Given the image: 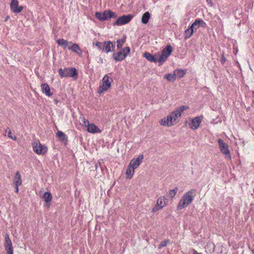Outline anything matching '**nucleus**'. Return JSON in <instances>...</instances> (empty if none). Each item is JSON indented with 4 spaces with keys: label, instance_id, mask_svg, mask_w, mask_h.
I'll return each instance as SVG.
<instances>
[{
    "label": "nucleus",
    "instance_id": "24",
    "mask_svg": "<svg viewBox=\"0 0 254 254\" xmlns=\"http://www.w3.org/2000/svg\"><path fill=\"white\" fill-rule=\"evenodd\" d=\"M14 186H20L22 183L21 177L19 172L17 171L14 177Z\"/></svg>",
    "mask_w": 254,
    "mask_h": 254
},
{
    "label": "nucleus",
    "instance_id": "12",
    "mask_svg": "<svg viewBox=\"0 0 254 254\" xmlns=\"http://www.w3.org/2000/svg\"><path fill=\"white\" fill-rule=\"evenodd\" d=\"M189 107L188 106L182 105L177 108L174 111L171 113L172 117L174 119H176V120L178 117L181 116L182 113L186 110L189 109Z\"/></svg>",
    "mask_w": 254,
    "mask_h": 254
},
{
    "label": "nucleus",
    "instance_id": "5",
    "mask_svg": "<svg viewBox=\"0 0 254 254\" xmlns=\"http://www.w3.org/2000/svg\"><path fill=\"white\" fill-rule=\"evenodd\" d=\"M172 52V46L170 44H168L163 49L161 53L158 52L160 64H163L167 60Z\"/></svg>",
    "mask_w": 254,
    "mask_h": 254
},
{
    "label": "nucleus",
    "instance_id": "25",
    "mask_svg": "<svg viewBox=\"0 0 254 254\" xmlns=\"http://www.w3.org/2000/svg\"><path fill=\"white\" fill-rule=\"evenodd\" d=\"M57 44L61 46H63L64 49H65L68 47L69 44H72L71 42H68L64 39H59L57 40Z\"/></svg>",
    "mask_w": 254,
    "mask_h": 254
},
{
    "label": "nucleus",
    "instance_id": "38",
    "mask_svg": "<svg viewBox=\"0 0 254 254\" xmlns=\"http://www.w3.org/2000/svg\"><path fill=\"white\" fill-rule=\"evenodd\" d=\"M198 25V24L197 22L196 23L195 20L190 27L193 30L194 29L196 30L199 27V26Z\"/></svg>",
    "mask_w": 254,
    "mask_h": 254
},
{
    "label": "nucleus",
    "instance_id": "36",
    "mask_svg": "<svg viewBox=\"0 0 254 254\" xmlns=\"http://www.w3.org/2000/svg\"><path fill=\"white\" fill-rule=\"evenodd\" d=\"M7 130H8V137L9 138L13 139V140H17V137L15 136H12L11 135V131L9 127H7V130H6V132L7 131Z\"/></svg>",
    "mask_w": 254,
    "mask_h": 254
},
{
    "label": "nucleus",
    "instance_id": "29",
    "mask_svg": "<svg viewBox=\"0 0 254 254\" xmlns=\"http://www.w3.org/2000/svg\"><path fill=\"white\" fill-rule=\"evenodd\" d=\"M43 198L44 199L45 201L47 202V203H48L51 201L53 197L51 193L50 192L47 191L44 193Z\"/></svg>",
    "mask_w": 254,
    "mask_h": 254
},
{
    "label": "nucleus",
    "instance_id": "14",
    "mask_svg": "<svg viewBox=\"0 0 254 254\" xmlns=\"http://www.w3.org/2000/svg\"><path fill=\"white\" fill-rule=\"evenodd\" d=\"M10 7L12 12L14 13H19L24 9V6L19 5L18 1H11Z\"/></svg>",
    "mask_w": 254,
    "mask_h": 254
},
{
    "label": "nucleus",
    "instance_id": "34",
    "mask_svg": "<svg viewBox=\"0 0 254 254\" xmlns=\"http://www.w3.org/2000/svg\"><path fill=\"white\" fill-rule=\"evenodd\" d=\"M122 52L123 53L124 56L126 57L127 55L130 53V49L129 47H126L124 49H122Z\"/></svg>",
    "mask_w": 254,
    "mask_h": 254
},
{
    "label": "nucleus",
    "instance_id": "33",
    "mask_svg": "<svg viewBox=\"0 0 254 254\" xmlns=\"http://www.w3.org/2000/svg\"><path fill=\"white\" fill-rule=\"evenodd\" d=\"M195 22L197 23L198 24V26L200 27H203L204 28L206 25V24L205 22L203 21V20H202V19H196L195 20Z\"/></svg>",
    "mask_w": 254,
    "mask_h": 254
},
{
    "label": "nucleus",
    "instance_id": "43",
    "mask_svg": "<svg viewBox=\"0 0 254 254\" xmlns=\"http://www.w3.org/2000/svg\"><path fill=\"white\" fill-rule=\"evenodd\" d=\"M9 16L7 15L5 18V19H4V22H6L8 20V19L9 18Z\"/></svg>",
    "mask_w": 254,
    "mask_h": 254
},
{
    "label": "nucleus",
    "instance_id": "20",
    "mask_svg": "<svg viewBox=\"0 0 254 254\" xmlns=\"http://www.w3.org/2000/svg\"><path fill=\"white\" fill-rule=\"evenodd\" d=\"M87 131L91 133H97L101 131L99 128L94 124H88Z\"/></svg>",
    "mask_w": 254,
    "mask_h": 254
},
{
    "label": "nucleus",
    "instance_id": "22",
    "mask_svg": "<svg viewBox=\"0 0 254 254\" xmlns=\"http://www.w3.org/2000/svg\"><path fill=\"white\" fill-rule=\"evenodd\" d=\"M174 73L176 74V78L181 79L186 74V70L177 68L174 70Z\"/></svg>",
    "mask_w": 254,
    "mask_h": 254
},
{
    "label": "nucleus",
    "instance_id": "39",
    "mask_svg": "<svg viewBox=\"0 0 254 254\" xmlns=\"http://www.w3.org/2000/svg\"><path fill=\"white\" fill-rule=\"evenodd\" d=\"M226 59L224 55V54H223L222 56H221V63L222 64H224V63L226 62Z\"/></svg>",
    "mask_w": 254,
    "mask_h": 254
},
{
    "label": "nucleus",
    "instance_id": "41",
    "mask_svg": "<svg viewBox=\"0 0 254 254\" xmlns=\"http://www.w3.org/2000/svg\"><path fill=\"white\" fill-rule=\"evenodd\" d=\"M110 46H111V49L112 50V51H114L115 49V42H114V43H113L112 42V44L110 45Z\"/></svg>",
    "mask_w": 254,
    "mask_h": 254
},
{
    "label": "nucleus",
    "instance_id": "32",
    "mask_svg": "<svg viewBox=\"0 0 254 254\" xmlns=\"http://www.w3.org/2000/svg\"><path fill=\"white\" fill-rule=\"evenodd\" d=\"M178 190V188L176 187L174 189L169 191L168 193V196L171 198H173L177 194Z\"/></svg>",
    "mask_w": 254,
    "mask_h": 254
},
{
    "label": "nucleus",
    "instance_id": "44",
    "mask_svg": "<svg viewBox=\"0 0 254 254\" xmlns=\"http://www.w3.org/2000/svg\"><path fill=\"white\" fill-rule=\"evenodd\" d=\"M209 4L210 5V6H212L213 5V3H212V2L211 0H210V1H207Z\"/></svg>",
    "mask_w": 254,
    "mask_h": 254
},
{
    "label": "nucleus",
    "instance_id": "23",
    "mask_svg": "<svg viewBox=\"0 0 254 254\" xmlns=\"http://www.w3.org/2000/svg\"><path fill=\"white\" fill-rule=\"evenodd\" d=\"M112 44V42L110 41L103 42L102 51L105 52L106 53H109L112 51L111 49L110 45Z\"/></svg>",
    "mask_w": 254,
    "mask_h": 254
},
{
    "label": "nucleus",
    "instance_id": "37",
    "mask_svg": "<svg viewBox=\"0 0 254 254\" xmlns=\"http://www.w3.org/2000/svg\"><path fill=\"white\" fill-rule=\"evenodd\" d=\"M103 42H96L95 43H93V45L96 46L100 50H102Z\"/></svg>",
    "mask_w": 254,
    "mask_h": 254
},
{
    "label": "nucleus",
    "instance_id": "8",
    "mask_svg": "<svg viewBox=\"0 0 254 254\" xmlns=\"http://www.w3.org/2000/svg\"><path fill=\"white\" fill-rule=\"evenodd\" d=\"M132 18L133 16L131 14L123 15L117 19L113 23V25H122L127 24Z\"/></svg>",
    "mask_w": 254,
    "mask_h": 254
},
{
    "label": "nucleus",
    "instance_id": "9",
    "mask_svg": "<svg viewBox=\"0 0 254 254\" xmlns=\"http://www.w3.org/2000/svg\"><path fill=\"white\" fill-rule=\"evenodd\" d=\"M168 203V199L165 196L160 197L157 200V203L152 208V212H155L162 209Z\"/></svg>",
    "mask_w": 254,
    "mask_h": 254
},
{
    "label": "nucleus",
    "instance_id": "28",
    "mask_svg": "<svg viewBox=\"0 0 254 254\" xmlns=\"http://www.w3.org/2000/svg\"><path fill=\"white\" fill-rule=\"evenodd\" d=\"M194 30L191 29L190 26L185 31V39H187L190 38L193 34Z\"/></svg>",
    "mask_w": 254,
    "mask_h": 254
},
{
    "label": "nucleus",
    "instance_id": "15",
    "mask_svg": "<svg viewBox=\"0 0 254 254\" xmlns=\"http://www.w3.org/2000/svg\"><path fill=\"white\" fill-rule=\"evenodd\" d=\"M202 119L203 116L202 115L193 118L191 122V128L192 129H197L199 127Z\"/></svg>",
    "mask_w": 254,
    "mask_h": 254
},
{
    "label": "nucleus",
    "instance_id": "31",
    "mask_svg": "<svg viewBox=\"0 0 254 254\" xmlns=\"http://www.w3.org/2000/svg\"><path fill=\"white\" fill-rule=\"evenodd\" d=\"M126 36H124V37L121 39H118L117 41V48L118 49H121L122 47L123 46V45H124V44L126 42Z\"/></svg>",
    "mask_w": 254,
    "mask_h": 254
},
{
    "label": "nucleus",
    "instance_id": "18",
    "mask_svg": "<svg viewBox=\"0 0 254 254\" xmlns=\"http://www.w3.org/2000/svg\"><path fill=\"white\" fill-rule=\"evenodd\" d=\"M57 137L59 139L63 142L65 145L67 144L68 141L67 136L62 131H58L56 133Z\"/></svg>",
    "mask_w": 254,
    "mask_h": 254
},
{
    "label": "nucleus",
    "instance_id": "11",
    "mask_svg": "<svg viewBox=\"0 0 254 254\" xmlns=\"http://www.w3.org/2000/svg\"><path fill=\"white\" fill-rule=\"evenodd\" d=\"M178 122L176 121V119H174L171 114L167 117L162 119L160 122L161 125L167 127H171L176 124Z\"/></svg>",
    "mask_w": 254,
    "mask_h": 254
},
{
    "label": "nucleus",
    "instance_id": "13",
    "mask_svg": "<svg viewBox=\"0 0 254 254\" xmlns=\"http://www.w3.org/2000/svg\"><path fill=\"white\" fill-rule=\"evenodd\" d=\"M5 243L4 244L5 250L7 254H13V248L12 247V242L9 238L8 234H6L5 235Z\"/></svg>",
    "mask_w": 254,
    "mask_h": 254
},
{
    "label": "nucleus",
    "instance_id": "2",
    "mask_svg": "<svg viewBox=\"0 0 254 254\" xmlns=\"http://www.w3.org/2000/svg\"><path fill=\"white\" fill-rule=\"evenodd\" d=\"M59 73L61 78L70 77L76 79L78 77V72L75 67H68L64 69L60 68Z\"/></svg>",
    "mask_w": 254,
    "mask_h": 254
},
{
    "label": "nucleus",
    "instance_id": "35",
    "mask_svg": "<svg viewBox=\"0 0 254 254\" xmlns=\"http://www.w3.org/2000/svg\"><path fill=\"white\" fill-rule=\"evenodd\" d=\"M170 240L169 239L165 240L161 242L159 245V248L161 249L162 247L166 246V245L169 243Z\"/></svg>",
    "mask_w": 254,
    "mask_h": 254
},
{
    "label": "nucleus",
    "instance_id": "7",
    "mask_svg": "<svg viewBox=\"0 0 254 254\" xmlns=\"http://www.w3.org/2000/svg\"><path fill=\"white\" fill-rule=\"evenodd\" d=\"M218 143L221 152L226 156V158H228L229 160H231V156L230 154L228 145L221 138L218 139Z\"/></svg>",
    "mask_w": 254,
    "mask_h": 254
},
{
    "label": "nucleus",
    "instance_id": "16",
    "mask_svg": "<svg viewBox=\"0 0 254 254\" xmlns=\"http://www.w3.org/2000/svg\"><path fill=\"white\" fill-rule=\"evenodd\" d=\"M143 159V155L142 154L140 155L138 158L132 159L130 162L129 165L135 169L141 164Z\"/></svg>",
    "mask_w": 254,
    "mask_h": 254
},
{
    "label": "nucleus",
    "instance_id": "17",
    "mask_svg": "<svg viewBox=\"0 0 254 254\" xmlns=\"http://www.w3.org/2000/svg\"><path fill=\"white\" fill-rule=\"evenodd\" d=\"M71 45V46H68V49L72 52L77 53L79 56L82 55V52L81 50L79 45L76 43L70 44Z\"/></svg>",
    "mask_w": 254,
    "mask_h": 254
},
{
    "label": "nucleus",
    "instance_id": "40",
    "mask_svg": "<svg viewBox=\"0 0 254 254\" xmlns=\"http://www.w3.org/2000/svg\"><path fill=\"white\" fill-rule=\"evenodd\" d=\"M83 122L85 127H88V124H90L89 122V121L87 120H86L85 119L83 118Z\"/></svg>",
    "mask_w": 254,
    "mask_h": 254
},
{
    "label": "nucleus",
    "instance_id": "3",
    "mask_svg": "<svg viewBox=\"0 0 254 254\" xmlns=\"http://www.w3.org/2000/svg\"><path fill=\"white\" fill-rule=\"evenodd\" d=\"M95 16L100 21H104L111 18H116L117 17V14L109 9L105 10L103 13L96 12Z\"/></svg>",
    "mask_w": 254,
    "mask_h": 254
},
{
    "label": "nucleus",
    "instance_id": "42",
    "mask_svg": "<svg viewBox=\"0 0 254 254\" xmlns=\"http://www.w3.org/2000/svg\"><path fill=\"white\" fill-rule=\"evenodd\" d=\"M19 186H14V187H15V192L16 193H18V191H19V189H18Z\"/></svg>",
    "mask_w": 254,
    "mask_h": 254
},
{
    "label": "nucleus",
    "instance_id": "26",
    "mask_svg": "<svg viewBox=\"0 0 254 254\" xmlns=\"http://www.w3.org/2000/svg\"><path fill=\"white\" fill-rule=\"evenodd\" d=\"M134 169L133 167L131 166L129 164L127 166V169L126 170V174H127V178L131 179L133 175L134 172Z\"/></svg>",
    "mask_w": 254,
    "mask_h": 254
},
{
    "label": "nucleus",
    "instance_id": "6",
    "mask_svg": "<svg viewBox=\"0 0 254 254\" xmlns=\"http://www.w3.org/2000/svg\"><path fill=\"white\" fill-rule=\"evenodd\" d=\"M32 146L34 151L38 155H44L47 152V146L42 145L38 140L34 141Z\"/></svg>",
    "mask_w": 254,
    "mask_h": 254
},
{
    "label": "nucleus",
    "instance_id": "45",
    "mask_svg": "<svg viewBox=\"0 0 254 254\" xmlns=\"http://www.w3.org/2000/svg\"><path fill=\"white\" fill-rule=\"evenodd\" d=\"M193 254H202L198 253L196 251L193 250Z\"/></svg>",
    "mask_w": 254,
    "mask_h": 254
},
{
    "label": "nucleus",
    "instance_id": "10",
    "mask_svg": "<svg viewBox=\"0 0 254 254\" xmlns=\"http://www.w3.org/2000/svg\"><path fill=\"white\" fill-rule=\"evenodd\" d=\"M143 57L145 58L148 61L150 62H153L155 63H159V65H161L160 60L158 53L155 55H152L148 52H145L143 54Z\"/></svg>",
    "mask_w": 254,
    "mask_h": 254
},
{
    "label": "nucleus",
    "instance_id": "19",
    "mask_svg": "<svg viewBox=\"0 0 254 254\" xmlns=\"http://www.w3.org/2000/svg\"><path fill=\"white\" fill-rule=\"evenodd\" d=\"M41 87L43 93H45L47 96L50 97L53 95V92H51L49 85L47 83L42 84Z\"/></svg>",
    "mask_w": 254,
    "mask_h": 254
},
{
    "label": "nucleus",
    "instance_id": "27",
    "mask_svg": "<svg viewBox=\"0 0 254 254\" xmlns=\"http://www.w3.org/2000/svg\"><path fill=\"white\" fill-rule=\"evenodd\" d=\"M150 18V13L148 11L145 12L144 13H143V14L142 15V16L141 17V22L143 24H147Z\"/></svg>",
    "mask_w": 254,
    "mask_h": 254
},
{
    "label": "nucleus",
    "instance_id": "1",
    "mask_svg": "<svg viewBox=\"0 0 254 254\" xmlns=\"http://www.w3.org/2000/svg\"><path fill=\"white\" fill-rule=\"evenodd\" d=\"M195 195L196 190L194 189H191L186 192L178 203L177 209L180 210L187 207L192 202Z\"/></svg>",
    "mask_w": 254,
    "mask_h": 254
},
{
    "label": "nucleus",
    "instance_id": "21",
    "mask_svg": "<svg viewBox=\"0 0 254 254\" xmlns=\"http://www.w3.org/2000/svg\"><path fill=\"white\" fill-rule=\"evenodd\" d=\"M124 55L122 51L120 50L117 53H114L113 57L116 61H122L124 60L126 57L124 56Z\"/></svg>",
    "mask_w": 254,
    "mask_h": 254
},
{
    "label": "nucleus",
    "instance_id": "47",
    "mask_svg": "<svg viewBox=\"0 0 254 254\" xmlns=\"http://www.w3.org/2000/svg\"><path fill=\"white\" fill-rule=\"evenodd\" d=\"M253 254H254V249L252 251Z\"/></svg>",
    "mask_w": 254,
    "mask_h": 254
},
{
    "label": "nucleus",
    "instance_id": "30",
    "mask_svg": "<svg viewBox=\"0 0 254 254\" xmlns=\"http://www.w3.org/2000/svg\"><path fill=\"white\" fill-rule=\"evenodd\" d=\"M164 78L166 79L167 80L173 82H174L176 79V74H175V73L173 74L169 73L166 74L164 76Z\"/></svg>",
    "mask_w": 254,
    "mask_h": 254
},
{
    "label": "nucleus",
    "instance_id": "4",
    "mask_svg": "<svg viewBox=\"0 0 254 254\" xmlns=\"http://www.w3.org/2000/svg\"><path fill=\"white\" fill-rule=\"evenodd\" d=\"M113 81V79L107 74L105 75L102 79V83L99 86L98 93H102L110 88L111 86V83Z\"/></svg>",
    "mask_w": 254,
    "mask_h": 254
},
{
    "label": "nucleus",
    "instance_id": "48",
    "mask_svg": "<svg viewBox=\"0 0 254 254\" xmlns=\"http://www.w3.org/2000/svg\"><path fill=\"white\" fill-rule=\"evenodd\" d=\"M253 95H254V92H253Z\"/></svg>",
    "mask_w": 254,
    "mask_h": 254
},
{
    "label": "nucleus",
    "instance_id": "46",
    "mask_svg": "<svg viewBox=\"0 0 254 254\" xmlns=\"http://www.w3.org/2000/svg\"><path fill=\"white\" fill-rule=\"evenodd\" d=\"M100 61L101 63H103V60L102 58H100Z\"/></svg>",
    "mask_w": 254,
    "mask_h": 254
}]
</instances>
